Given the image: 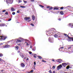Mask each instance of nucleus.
Segmentation results:
<instances>
[{"instance_id": "1", "label": "nucleus", "mask_w": 73, "mask_h": 73, "mask_svg": "<svg viewBox=\"0 0 73 73\" xmlns=\"http://www.w3.org/2000/svg\"><path fill=\"white\" fill-rule=\"evenodd\" d=\"M52 29H54V30H55V29H54V28H53L52 29H51V31L50 32H47L46 33V34H48V35H53V32L54 31Z\"/></svg>"}, {"instance_id": "2", "label": "nucleus", "mask_w": 73, "mask_h": 73, "mask_svg": "<svg viewBox=\"0 0 73 73\" xmlns=\"http://www.w3.org/2000/svg\"><path fill=\"white\" fill-rule=\"evenodd\" d=\"M7 38V36H0V40L3 41L5 40Z\"/></svg>"}, {"instance_id": "3", "label": "nucleus", "mask_w": 73, "mask_h": 73, "mask_svg": "<svg viewBox=\"0 0 73 73\" xmlns=\"http://www.w3.org/2000/svg\"><path fill=\"white\" fill-rule=\"evenodd\" d=\"M13 2V0H7L6 2L8 4H12Z\"/></svg>"}, {"instance_id": "4", "label": "nucleus", "mask_w": 73, "mask_h": 73, "mask_svg": "<svg viewBox=\"0 0 73 73\" xmlns=\"http://www.w3.org/2000/svg\"><path fill=\"white\" fill-rule=\"evenodd\" d=\"M62 68V65L60 64L57 67V70H58L60 69H61V68Z\"/></svg>"}, {"instance_id": "5", "label": "nucleus", "mask_w": 73, "mask_h": 73, "mask_svg": "<svg viewBox=\"0 0 73 73\" xmlns=\"http://www.w3.org/2000/svg\"><path fill=\"white\" fill-rule=\"evenodd\" d=\"M53 40H54V39H53V38H49L48 39V40H49V41L50 42H52L53 43Z\"/></svg>"}, {"instance_id": "6", "label": "nucleus", "mask_w": 73, "mask_h": 73, "mask_svg": "<svg viewBox=\"0 0 73 73\" xmlns=\"http://www.w3.org/2000/svg\"><path fill=\"white\" fill-rule=\"evenodd\" d=\"M14 41H15L16 42V43H17V42H21V41L20 40H17V39H15L14 40Z\"/></svg>"}, {"instance_id": "7", "label": "nucleus", "mask_w": 73, "mask_h": 73, "mask_svg": "<svg viewBox=\"0 0 73 73\" xmlns=\"http://www.w3.org/2000/svg\"><path fill=\"white\" fill-rule=\"evenodd\" d=\"M56 61H57V62H59V63L62 62V60H61V59L57 60Z\"/></svg>"}, {"instance_id": "8", "label": "nucleus", "mask_w": 73, "mask_h": 73, "mask_svg": "<svg viewBox=\"0 0 73 73\" xmlns=\"http://www.w3.org/2000/svg\"><path fill=\"white\" fill-rule=\"evenodd\" d=\"M20 55L21 57H22V58H23L24 57V55H23V53H20Z\"/></svg>"}, {"instance_id": "9", "label": "nucleus", "mask_w": 73, "mask_h": 73, "mask_svg": "<svg viewBox=\"0 0 73 73\" xmlns=\"http://www.w3.org/2000/svg\"><path fill=\"white\" fill-rule=\"evenodd\" d=\"M9 45H6L3 47L4 48H9Z\"/></svg>"}, {"instance_id": "10", "label": "nucleus", "mask_w": 73, "mask_h": 73, "mask_svg": "<svg viewBox=\"0 0 73 73\" xmlns=\"http://www.w3.org/2000/svg\"><path fill=\"white\" fill-rule=\"evenodd\" d=\"M29 19L30 20V18L26 17L24 18V20H29Z\"/></svg>"}, {"instance_id": "11", "label": "nucleus", "mask_w": 73, "mask_h": 73, "mask_svg": "<svg viewBox=\"0 0 73 73\" xmlns=\"http://www.w3.org/2000/svg\"><path fill=\"white\" fill-rule=\"evenodd\" d=\"M69 25L70 27H71V28H73V23H70L69 24Z\"/></svg>"}, {"instance_id": "12", "label": "nucleus", "mask_w": 73, "mask_h": 73, "mask_svg": "<svg viewBox=\"0 0 73 73\" xmlns=\"http://www.w3.org/2000/svg\"><path fill=\"white\" fill-rule=\"evenodd\" d=\"M32 18L33 20L34 21L35 19V17L34 15L32 16Z\"/></svg>"}, {"instance_id": "13", "label": "nucleus", "mask_w": 73, "mask_h": 73, "mask_svg": "<svg viewBox=\"0 0 73 73\" xmlns=\"http://www.w3.org/2000/svg\"><path fill=\"white\" fill-rule=\"evenodd\" d=\"M62 65L63 66H64V65H67V64H66V63H63L62 64Z\"/></svg>"}, {"instance_id": "14", "label": "nucleus", "mask_w": 73, "mask_h": 73, "mask_svg": "<svg viewBox=\"0 0 73 73\" xmlns=\"http://www.w3.org/2000/svg\"><path fill=\"white\" fill-rule=\"evenodd\" d=\"M11 9L12 11H15V9L13 8V7H12L11 8Z\"/></svg>"}, {"instance_id": "15", "label": "nucleus", "mask_w": 73, "mask_h": 73, "mask_svg": "<svg viewBox=\"0 0 73 73\" xmlns=\"http://www.w3.org/2000/svg\"><path fill=\"white\" fill-rule=\"evenodd\" d=\"M21 66H22V67H24V66H25V65L24 64L22 63L21 64Z\"/></svg>"}, {"instance_id": "16", "label": "nucleus", "mask_w": 73, "mask_h": 73, "mask_svg": "<svg viewBox=\"0 0 73 73\" xmlns=\"http://www.w3.org/2000/svg\"><path fill=\"white\" fill-rule=\"evenodd\" d=\"M68 38L71 39V40H72V41H73V37H69V36H68Z\"/></svg>"}, {"instance_id": "17", "label": "nucleus", "mask_w": 73, "mask_h": 73, "mask_svg": "<svg viewBox=\"0 0 73 73\" xmlns=\"http://www.w3.org/2000/svg\"><path fill=\"white\" fill-rule=\"evenodd\" d=\"M20 7L21 8H25V6H22V5H21L20 6Z\"/></svg>"}, {"instance_id": "18", "label": "nucleus", "mask_w": 73, "mask_h": 73, "mask_svg": "<svg viewBox=\"0 0 73 73\" xmlns=\"http://www.w3.org/2000/svg\"><path fill=\"white\" fill-rule=\"evenodd\" d=\"M5 24H0V26H5Z\"/></svg>"}, {"instance_id": "19", "label": "nucleus", "mask_w": 73, "mask_h": 73, "mask_svg": "<svg viewBox=\"0 0 73 73\" xmlns=\"http://www.w3.org/2000/svg\"><path fill=\"white\" fill-rule=\"evenodd\" d=\"M69 68H70V66H68L66 67V69H69Z\"/></svg>"}, {"instance_id": "20", "label": "nucleus", "mask_w": 73, "mask_h": 73, "mask_svg": "<svg viewBox=\"0 0 73 73\" xmlns=\"http://www.w3.org/2000/svg\"><path fill=\"white\" fill-rule=\"evenodd\" d=\"M70 39V38H68V39H67V41H72V39Z\"/></svg>"}, {"instance_id": "21", "label": "nucleus", "mask_w": 73, "mask_h": 73, "mask_svg": "<svg viewBox=\"0 0 73 73\" xmlns=\"http://www.w3.org/2000/svg\"><path fill=\"white\" fill-rule=\"evenodd\" d=\"M54 37H55L56 38H57L58 37V36L57 35H55L54 36Z\"/></svg>"}, {"instance_id": "22", "label": "nucleus", "mask_w": 73, "mask_h": 73, "mask_svg": "<svg viewBox=\"0 0 73 73\" xmlns=\"http://www.w3.org/2000/svg\"><path fill=\"white\" fill-rule=\"evenodd\" d=\"M64 36H66V37H68V35H67V34H66L64 33Z\"/></svg>"}, {"instance_id": "23", "label": "nucleus", "mask_w": 73, "mask_h": 73, "mask_svg": "<svg viewBox=\"0 0 73 73\" xmlns=\"http://www.w3.org/2000/svg\"><path fill=\"white\" fill-rule=\"evenodd\" d=\"M25 43H26V44H27L26 45L27 46H28V45H29V44H28V42H25Z\"/></svg>"}, {"instance_id": "24", "label": "nucleus", "mask_w": 73, "mask_h": 73, "mask_svg": "<svg viewBox=\"0 0 73 73\" xmlns=\"http://www.w3.org/2000/svg\"><path fill=\"white\" fill-rule=\"evenodd\" d=\"M15 48H16L17 50H18V49H19V47H18V46H15Z\"/></svg>"}, {"instance_id": "25", "label": "nucleus", "mask_w": 73, "mask_h": 73, "mask_svg": "<svg viewBox=\"0 0 73 73\" xmlns=\"http://www.w3.org/2000/svg\"><path fill=\"white\" fill-rule=\"evenodd\" d=\"M39 6L40 7H41L42 8H44V6L41 5H40Z\"/></svg>"}, {"instance_id": "26", "label": "nucleus", "mask_w": 73, "mask_h": 73, "mask_svg": "<svg viewBox=\"0 0 73 73\" xmlns=\"http://www.w3.org/2000/svg\"><path fill=\"white\" fill-rule=\"evenodd\" d=\"M60 13L61 14V15H63L64 14V13L62 11L60 12Z\"/></svg>"}, {"instance_id": "27", "label": "nucleus", "mask_w": 73, "mask_h": 73, "mask_svg": "<svg viewBox=\"0 0 73 73\" xmlns=\"http://www.w3.org/2000/svg\"><path fill=\"white\" fill-rule=\"evenodd\" d=\"M52 68H53V69H54L56 68V66H52Z\"/></svg>"}, {"instance_id": "28", "label": "nucleus", "mask_w": 73, "mask_h": 73, "mask_svg": "<svg viewBox=\"0 0 73 73\" xmlns=\"http://www.w3.org/2000/svg\"><path fill=\"white\" fill-rule=\"evenodd\" d=\"M38 58H40V59H41V58H41V57L40 56H38Z\"/></svg>"}, {"instance_id": "29", "label": "nucleus", "mask_w": 73, "mask_h": 73, "mask_svg": "<svg viewBox=\"0 0 73 73\" xmlns=\"http://www.w3.org/2000/svg\"><path fill=\"white\" fill-rule=\"evenodd\" d=\"M33 72V70H32L30 72H29V73H32Z\"/></svg>"}, {"instance_id": "30", "label": "nucleus", "mask_w": 73, "mask_h": 73, "mask_svg": "<svg viewBox=\"0 0 73 73\" xmlns=\"http://www.w3.org/2000/svg\"><path fill=\"white\" fill-rule=\"evenodd\" d=\"M15 13H15V12H13L12 13V15H15Z\"/></svg>"}, {"instance_id": "31", "label": "nucleus", "mask_w": 73, "mask_h": 73, "mask_svg": "<svg viewBox=\"0 0 73 73\" xmlns=\"http://www.w3.org/2000/svg\"><path fill=\"white\" fill-rule=\"evenodd\" d=\"M3 55L2 54H0V57H2Z\"/></svg>"}, {"instance_id": "32", "label": "nucleus", "mask_w": 73, "mask_h": 73, "mask_svg": "<svg viewBox=\"0 0 73 73\" xmlns=\"http://www.w3.org/2000/svg\"><path fill=\"white\" fill-rule=\"evenodd\" d=\"M21 2H22V1H21V0H19V1H18V3H21Z\"/></svg>"}, {"instance_id": "33", "label": "nucleus", "mask_w": 73, "mask_h": 73, "mask_svg": "<svg viewBox=\"0 0 73 73\" xmlns=\"http://www.w3.org/2000/svg\"><path fill=\"white\" fill-rule=\"evenodd\" d=\"M0 61H4V60L0 58Z\"/></svg>"}, {"instance_id": "34", "label": "nucleus", "mask_w": 73, "mask_h": 73, "mask_svg": "<svg viewBox=\"0 0 73 73\" xmlns=\"http://www.w3.org/2000/svg\"><path fill=\"white\" fill-rule=\"evenodd\" d=\"M53 9V7H51L49 9V10H52Z\"/></svg>"}, {"instance_id": "35", "label": "nucleus", "mask_w": 73, "mask_h": 73, "mask_svg": "<svg viewBox=\"0 0 73 73\" xmlns=\"http://www.w3.org/2000/svg\"><path fill=\"white\" fill-rule=\"evenodd\" d=\"M5 15H8V12H6L5 13Z\"/></svg>"}, {"instance_id": "36", "label": "nucleus", "mask_w": 73, "mask_h": 73, "mask_svg": "<svg viewBox=\"0 0 73 73\" xmlns=\"http://www.w3.org/2000/svg\"><path fill=\"white\" fill-rule=\"evenodd\" d=\"M42 62H46V61L45 60H42Z\"/></svg>"}, {"instance_id": "37", "label": "nucleus", "mask_w": 73, "mask_h": 73, "mask_svg": "<svg viewBox=\"0 0 73 73\" xmlns=\"http://www.w3.org/2000/svg\"><path fill=\"white\" fill-rule=\"evenodd\" d=\"M49 72L50 73H52V71H51V70H49Z\"/></svg>"}, {"instance_id": "38", "label": "nucleus", "mask_w": 73, "mask_h": 73, "mask_svg": "<svg viewBox=\"0 0 73 73\" xmlns=\"http://www.w3.org/2000/svg\"><path fill=\"white\" fill-rule=\"evenodd\" d=\"M71 48L72 47H71V46H70V47H68V49H71Z\"/></svg>"}, {"instance_id": "39", "label": "nucleus", "mask_w": 73, "mask_h": 73, "mask_svg": "<svg viewBox=\"0 0 73 73\" xmlns=\"http://www.w3.org/2000/svg\"><path fill=\"white\" fill-rule=\"evenodd\" d=\"M24 1V3H27V1Z\"/></svg>"}, {"instance_id": "40", "label": "nucleus", "mask_w": 73, "mask_h": 73, "mask_svg": "<svg viewBox=\"0 0 73 73\" xmlns=\"http://www.w3.org/2000/svg\"><path fill=\"white\" fill-rule=\"evenodd\" d=\"M31 25L32 26H33V27L34 26V25L33 24H32V23H31Z\"/></svg>"}, {"instance_id": "41", "label": "nucleus", "mask_w": 73, "mask_h": 73, "mask_svg": "<svg viewBox=\"0 0 73 73\" xmlns=\"http://www.w3.org/2000/svg\"><path fill=\"white\" fill-rule=\"evenodd\" d=\"M29 54H32V53L31 52H29Z\"/></svg>"}, {"instance_id": "42", "label": "nucleus", "mask_w": 73, "mask_h": 73, "mask_svg": "<svg viewBox=\"0 0 73 73\" xmlns=\"http://www.w3.org/2000/svg\"><path fill=\"white\" fill-rule=\"evenodd\" d=\"M34 65H35L36 64V62H34Z\"/></svg>"}, {"instance_id": "43", "label": "nucleus", "mask_w": 73, "mask_h": 73, "mask_svg": "<svg viewBox=\"0 0 73 73\" xmlns=\"http://www.w3.org/2000/svg\"><path fill=\"white\" fill-rule=\"evenodd\" d=\"M2 12H6V10H3L2 11Z\"/></svg>"}, {"instance_id": "44", "label": "nucleus", "mask_w": 73, "mask_h": 73, "mask_svg": "<svg viewBox=\"0 0 73 73\" xmlns=\"http://www.w3.org/2000/svg\"><path fill=\"white\" fill-rule=\"evenodd\" d=\"M17 13H20V11H17Z\"/></svg>"}, {"instance_id": "45", "label": "nucleus", "mask_w": 73, "mask_h": 73, "mask_svg": "<svg viewBox=\"0 0 73 73\" xmlns=\"http://www.w3.org/2000/svg\"><path fill=\"white\" fill-rule=\"evenodd\" d=\"M46 8H50V7H49V6H47Z\"/></svg>"}, {"instance_id": "46", "label": "nucleus", "mask_w": 73, "mask_h": 73, "mask_svg": "<svg viewBox=\"0 0 73 73\" xmlns=\"http://www.w3.org/2000/svg\"><path fill=\"white\" fill-rule=\"evenodd\" d=\"M21 41H24V40H25V39H21Z\"/></svg>"}, {"instance_id": "47", "label": "nucleus", "mask_w": 73, "mask_h": 73, "mask_svg": "<svg viewBox=\"0 0 73 73\" xmlns=\"http://www.w3.org/2000/svg\"><path fill=\"white\" fill-rule=\"evenodd\" d=\"M29 60L28 58H27V59H26V61H28Z\"/></svg>"}, {"instance_id": "48", "label": "nucleus", "mask_w": 73, "mask_h": 73, "mask_svg": "<svg viewBox=\"0 0 73 73\" xmlns=\"http://www.w3.org/2000/svg\"><path fill=\"white\" fill-rule=\"evenodd\" d=\"M11 19H10L8 20V21H11Z\"/></svg>"}, {"instance_id": "49", "label": "nucleus", "mask_w": 73, "mask_h": 73, "mask_svg": "<svg viewBox=\"0 0 73 73\" xmlns=\"http://www.w3.org/2000/svg\"><path fill=\"white\" fill-rule=\"evenodd\" d=\"M31 1L32 2H34V0H31Z\"/></svg>"}, {"instance_id": "50", "label": "nucleus", "mask_w": 73, "mask_h": 73, "mask_svg": "<svg viewBox=\"0 0 73 73\" xmlns=\"http://www.w3.org/2000/svg\"><path fill=\"white\" fill-rule=\"evenodd\" d=\"M64 9V7H61V8H60V9Z\"/></svg>"}, {"instance_id": "51", "label": "nucleus", "mask_w": 73, "mask_h": 73, "mask_svg": "<svg viewBox=\"0 0 73 73\" xmlns=\"http://www.w3.org/2000/svg\"><path fill=\"white\" fill-rule=\"evenodd\" d=\"M35 50H35H35H34V49L33 48L32 49V50H33V51H35Z\"/></svg>"}, {"instance_id": "52", "label": "nucleus", "mask_w": 73, "mask_h": 73, "mask_svg": "<svg viewBox=\"0 0 73 73\" xmlns=\"http://www.w3.org/2000/svg\"><path fill=\"white\" fill-rule=\"evenodd\" d=\"M60 49H63V48H64V47H60Z\"/></svg>"}, {"instance_id": "53", "label": "nucleus", "mask_w": 73, "mask_h": 73, "mask_svg": "<svg viewBox=\"0 0 73 73\" xmlns=\"http://www.w3.org/2000/svg\"><path fill=\"white\" fill-rule=\"evenodd\" d=\"M33 57H35V58H36V56H34Z\"/></svg>"}, {"instance_id": "54", "label": "nucleus", "mask_w": 73, "mask_h": 73, "mask_svg": "<svg viewBox=\"0 0 73 73\" xmlns=\"http://www.w3.org/2000/svg\"><path fill=\"white\" fill-rule=\"evenodd\" d=\"M59 21H60L61 20V19H58Z\"/></svg>"}, {"instance_id": "55", "label": "nucleus", "mask_w": 73, "mask_h": 73, "mask_svg": "<svg viewBox=\"0 0 73 73\" xmlns=\"http://www.w3.org/2000/svg\"><path fill=\"white\" fill-rule=\"evenodd\" d=\"M25 40H27V42H29V40H27V39H26Z\"/></svg>"}, {"instance_id": "56", "label": "nucleus", "mask_w": 73, "mask_h": 73, "mask_svg": "<svg viewBox=\"0 0 73 73\" xmlns=\"http://www.w3.org/2000/svg\"><path fill=\"white\" fill-rule=\"evenodd\" d=\"M71 53H73V51H72L71 52Z\"/></svg>"}, {"instance_id": "57", "label": "nucleus", "mask_w": 73, "mask_h": 73, "mask_svg": "<svg viewBox=\"0 0 73 73\" xmlns=\"http://www.w3.org/2000/svg\"><path fill=\"white\" fill-rule=\"evenodd\" d=\"M20 51H18V53H20Z\"/></svg>"}, {"instance_id": "58", "label": "nucleus", "mask_w": 73, "mask_h": 73, "mask_svg": "<svg viewBox=\"0 0 73 73\" xmlns=\"http://www.w3.org/2000/svg\"><path fill=\"white\" fill-rule=\"evenodd\" d=\"M30 48H32V46H30Z\"/></svg>"}, {"instance_id": "59", "label": "nucleus", "mask_w": 73, "mask_h": 73, "mask_svg": "<svg viewBox=\"0 0 73 73\" xmlns=\"http://www.w3.org/2000/svg\"><path fill=\"white\" fill-rule=\"evenodd\" d=\"M56 9L57 10L58 9V8H56Z\"/></svg>"}, {"instance_id": "60", "label": "nucleus", "mask_w": 73, "mask_h": 73, "mask_svg": "<svg viewBox=\"0 0 73 73\" xmlns=\"http://www.w3.org/2000/svg\"><path fill=\"white\" fill-rule=\"evenodd\" d=\"M52 61H54V60H52Z\"/></svg>"}, {"instance_id": "61", "label": "nucleus", "mask_w": 73, "mask_h": 73, "mask_svg": "<svg viewBox=\"0 0 73 73\" xmlns=\"http://www.w3.org/2000/svg\"><path fill=\"white\" fill-rule=\"evenodd\" d=\"M18 45H20V44H18Z\"/></svg>"}, {"instance_id": "62", "label": "nucleus", "mask_w": 73, "mask_h": 73, "mask_svg": "<svg viewBox=\"0 0 73 73\" xmlns=\"http://www.w3.org/2000/svg\"><path fill=\"white\" fill-rule=\"evenodd\" d=\"M31 21V20H30L28 21V22H29V21Z\"/></svg>"}, {"instance_id": "63", "label": "nucleus", "mask_w": 73, "mask_h": 73, "mask_svg": "<svg viewBox=\"0 0 73 73\" xmlns=\"http://www.w3.org/2000/svg\"><path fill=\"white\" fill-rule=\"evenodd\" d=\"M54 9L56 10V8H54Z\"/></svg>"}, {"instance_id": "64", "label": "nucleus", "mask_w": 73, "mask_h": 73, "mask_svg": "<svg viewBox=\"0 0 73 73\" xmlns=\"http://www.w3.org/2000/svg\"><path fill=\"white\" fill-rule=\"evenodd\" d=\"M34 48H35V50H36V46H35Z\"/></svg>"}]
</instances>
